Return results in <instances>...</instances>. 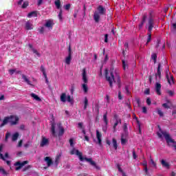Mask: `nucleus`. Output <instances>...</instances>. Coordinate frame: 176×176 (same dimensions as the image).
Listing matches in <instances>:
<instances>
[{
	"label": "nucleus",
	"mask_w": 176,
	"mask_h": 176,
	"mask_svg": "<svg viewBox=\"0 0 176 176\" xmlns=\"http://www.w3.org/2000/svg\"><path fill=\"white\" fill-rule=\"evenodd\" d=\"M106 80L109 82L111 87H112V83L116 82L120 87V76L119 75V70L113 68L111 66L109 68L105 69Z\"/></svg>",
	"instance_id": "f257e3e1"
},
{
	"label": "nucleus",
	"mask_w": 176,
	"mask_h": 176,
	"mask_svg": "<svg viewBox=\"0 0 176 176\" xmlns=\"http://www.w3.org/2000/svg\"><path fill=\"white\" fill-rule=\"evenodd\" d=\"M70 153L71 155H76L78 156L80 162H87V163H89V164L96 168V170H100V167L97 166V164L93 160V158H87L86 157H83V154L80 153L78 149L73 148L70 151Z\"/></svg>",
	"instance_id": "f03ea898"
},
{
	"label": "nucleus",
	"mask_w": 176,
	"mask_h": 176,
	"mask_svg": "<svg viewBox=\"0 0 176 176\" xmlns=\"http://www.w3.org/2000/svg\"><path fill=\"white\" fill-rule=\"evenodd\" d=\"M50 122H51V132L54 137H56V132L58 131L59 135H63L64 134V128L61 126L60 123H56V120L53 115L50 116Z\"/></svg>",
	"instance_id": "7ed1b4c3"
},
{
	"label": "nucleus",
	"mask_w": 176,
	"mask_h": 176,
	"mask_svg": "<svg viewBox=\"0 0 176 176\" xmlns=\"http://www.w3.org/2000/svg\"><path fill=\"white\" fill-rule=\"evenodd\" d=\"M157 135L160 138H165L168 145L169 146H171L172 148H174V149L176 151V142L171 138L170 136V134L166 131H160L157 133Z\"/></svg>",
	"instance_id": "20e7f679"
},
{
	"label": "nucleus",
	"mask_w": 176,
	"mask_h": 176,
	"mask_svg": "<svg viewBox=\"0 0 176 176\" xmlns=\"http://www.w3.org/2000/svg\"><path fill=\"white\" fill-rule=\"evenodd\" d=\"M82 82L84 83L82 84V91L86 94L89 91V86L87 85L88 78H87V72H86V69H82Z\"/></svg>",
	"instance_id": "39448f33"
},
{
	"label": "nucleus",
	"mask_w": 176,
	"mask_h": 176,
	"mask_svg": "<svg viewBox=\"0 0 176 176\" xmlns=\"http://www.w3.org/2000/svg\"><path fill=\"white\" fill-rule=\"evenodd\" d=\"M19 122V117L16 116H11L10 117H6L3 120V123L1 124V127L5 126V124L8 123H10L11 124H16Z\"/></svg>",
	"instance_id": "423d86ee"
},
{
	"label": "nucleus",
	"mask_w": 176,
	"mask_h": 176,
	"mask_svg": "<svg viewBox=\"0 0 176 176\" xmlns=\"http://www.w3.org/2000/svg\"><path fill=\"white\" fill-rule=\"evenodd\" d=\"M105 13V8H102V6H100L98 8L97 11L95 12L94 19L96 23L100 21V17L101 14H104Z\"/></svg>",
	"instance_id": "0eeeda50"
},
{
	"label": "nucleus",
	"mask_w": 176,
	"mask_h": 176,
	"mask_svg": "<svg viewBox=\"0 0 176 176\" xmlns=\"http://www.w3.org/2000/svg\"><path fill=\"white\" fill-rule=\"evenodd\" d=\"M60 101L62 102H65V101H67L68 102H70V104H72L74 102V98H71V96H67V94L63 93L60 95Z\"/></svg>",
	"instance_id": "6e6552de"
},
{
	"label": "nucleus",
	"mask_w": 176,
	"mask_h": 176,
	"mask_svg": "<svg viewBox=\"0 0 176 176\" xmlns=\"http://www.w3.org/2000/svg\"><path fill=\"white\" fill-rule=\"evenodd\" d=\"M54 3L56 9H60V12L58 15V17L60 21H63V10H61V1H60V0H56L55 1Z\"/></svg>",
	"instance_id": "1a4fd4ad"
},
{
	"label": "nucleus",
	"mask_w": 176,
	"mask_h": 176,
	"mask_svg": "<svg viewBox=\"0 0 176 176\" xmlns=\"http://www.w3.org/2000/svg\"><path fill=\"white\" fill-rule=\"evenodd\" d=\"M54 25V21L52 19H48L45 21L44 27H45V28H47L48 31H51V30H53Z\"/></svg>",
	"instance_id": "9d476101"
},
{
	"label": "nucleus",
	"mask_w": 176,
	"mask_h": 176,
	"mask_svg": "<svg viewBox=\"0 0 176 176\" xmlns=\"http://www.w3.org/2000/svg\"><path fill=\"white\" fill-rule=\"evenodd\" d=\"M72 60V51L71 50V47L69 48V54L65 58V63L67 65H69L71 64V61Z\"/></svg>",
	"instance_id": "9b49d317"
},
{
	"label": "nucleus",
	"mask_w": 176,
	"mask_h": 176,
	"mask_svg": "<svg viewBox=\"0 0 176 176\" xmlns=\"http://www.w3.org/2000/svg\"><path fill=\"white\" fill-rule=\"evenodd\" d=\"M102 138V134H101V133L98 130H96V138L98 140V145H100V146H102V143L101 140Z\"/></svg>",
	"instance_id": "f8f14e48"
},
{
	"label": "nucleus",
	"mask_w": 176,
	"mask_h": 176,
	"mask_svg": "<svg viewBox=\"0 0 176 176\" xmlns=\"http://www.w3.org/2000/svg\"><path fill=\"white\" fill-rule=\"evenodd\" d=\"M28 164V161H24L23 162H17L15 163V166H18V167L16 168V170H20V168H21V167L25 166V164Z\"/></svg>",
	"instance_id": "ddd939ff"
},
{
	"label": "nucleus",
	"mask_w": 176,
	"mask_h": 176,
	"mask_svg": "<svg viewBox=\"0 0 176 176\" xmlns=\"http://www.w3.org/2000/svg\"><path fill=\"white\" fill-rule=\"evenodd\" d=\"M47 145H49V139L46 138L45 137H42L40 146L43 147V146H47Z\"/></svg>",
	"instance_id": "4468645a"
},
{
	"label": "nucleus",
	"mask_w": 176,
	"mask_h": 176,
	"mask_svg": "<svg viewBox=\"0 0 176 176\" xmlns=\"http://www.w3.org/2000/svg\"><path fill=\"white\" fill-rule=\"evenodd\" d=\"M29 46H30L33 54H34V56H36V57H41V53L39 52L38 50H37L35 48H32V46L31 45H29Z\"/></svg>",
	"instance_id": "2eb2a0df"
},
{
	"label": "nucleus",
	"mask_w": 176,
	"mask_h": 176,
	"mask_svg": "<svg viewBox=\"0 0 176 176\" xmlns=\"http://www.w3.org/2000/svg\"><path fill=\"white\" fill-rule=\"evenodd\" d=\"M3 148V146L1 144L0 145V157L1 159H2L3 160H5V159H8V157H9V154H8V153H6L5 154V157H3V155H2V149Z\"/></svg>",
	"instance_id": "dca6fc26"
},
{
	"label": "nucleus",
	"mask_w": 176,
	"mask_h": 176,
	"mask_svg": "<svg viewBox=\"0 0 176 176\" xmlns=\"http://www.w3.org/2000/svg\"><path fill=\"white\" fill-rule=\"evenodd\" d=\"M166 78H167L168 82L169 83V85H174V78H173V76L167 74Z\"/></svg>",
	"instance_id": "f3484780"
},
{
	"label": "nucleus",
	"mask_w": 176,
	"mask_h": 176,
	"mask_svg": "<svg viewBox=\"0 0 176 176\" xmlns=\"http://www.w3.org/2000/svg\"><path fill=\"white\" fill-rule=\"evenodd\" d=\"M161 89H162V85H160V83L157 82L155 84V90L158 96H160L162 94V93L160 92Z\"/></svg>",
	"instance_id": "a211bd4d"
},
{
	"label": "nucleus",
	"mask_w": 176,
	"mask_h": 176,
	"mask_svg": "<svg viewBox=\"0 0 176 176\" xmlns=\"http://www.w3.org/2000/svg\"><path fill=\"white\" fill-rule=\"evenodd\" d=\"M45 162H46L48 167H50V166L53 164V161L52 160V158H50V157H46L45 158Z\"/></svg>",
	"instance_id": "6ab92c4d"
},
{
	"label": "nucleus",
	"mask_w": 176,
	"mask_h": 176,
	"mask_svg": "<svg viewBox=\"0 0 176 176\" xmlns=\"http://www.w3.org/2000/svg\"><path fill=\"white\" fill-rule=\"evenodd\" d=\"M153 28V19H150L148 20V32H151Z\"/></svg>",
	"instance_id": "aec40b11"
},
{
	"label": "nucleus",
	"mask_w": 176,
	"mask_h": 176,
	"mask_svg": "<svg viewBox=\"0 0 176 176\" xmlns=\"http://www.w3.org/2000/svg\"><path fill=\"white\" fill-rule=\"evenodd\" d=\"M41 71L43 73V75L47 83V82H49V80H47V75L46 74V70L45 69V67H43V66H41Z\"/></svg>",
	"instance_id": "412c9836"
},
{
	"label": "nucleus",
	"mask_w": 176,
	"mask_h": 176,
	"mask_svg": "<svg viewBox=\"0 0 176 176\" xmlns=\"http://www.w3.org/2000/svg\"><path fill=\"white\" fill-rule=\"evenodd\" d=\"M161 164L163 166V167H165V168H170V164L164 160H162L161 161Z\"/></svg>",
	"instance_id": "4be33fe9"
},
{
	"label": "nucleus",
	"mask_w": 176,
	"mask_h": 176,
	"mask_svg": "<svg viewBox=\"0 0 176 176\" xmlns=\"http://www.w3.org/2000/svg\"><path fill=\"white\" fill-rule=\"evenodd\" d=\"M38 16V12L36 11H33L32 12H30L28 14V17H29L30 19H31V17H36Z\"/></svg>",
	"instance_id": "5701e85b"
},
{
	"label": "nucleus",
	"mask_w": 176,
	"mask_h": 176,
	"mask_svg": "<svg viewBox=\"0 0 176 176\" xmlns=\"http://www.w3.org/2000/svg\"><path fill=\"white\" fill-rule=\"evenodd\" d=\"M34 28V25L30 21H28L25 24V29L26 30H32Z\"/></svg>",
	"instance_id": "b1692460"
},
{
	"label": "nucleus",
	"mask_w": 176,
	"mask_h": 176,
	"mask_svg": "<svg viewBox=\"0 0 176 176\" xmlns=\"http://www.w3.org/2000/svg\"><path fill=\"white\" fill-rule=\"evenodd\" d=\"M122 67L124 71H126L129 68V63L126 60H122Z\"/></svg>",
	"instance_id": "393cba45"
},
{
	"label": "nucleus",
	"mask_w": 176,
	"mask_h": 176,
	"mask_svg": "<svg viewBox=\"0 0 176 176\" xmlns=\"http://www.w3.org/2000/svg\"><path fill=\"white\" fill-rule=\"evenodd\" d=\"M160 75H161V73H160V64H159L157 69V74H155L156 79H160Z\"/></svg>",
	"instance_id": "a878e982"
},
{
	"label": "nucleus",
	"mask_w": 176,
	"mask_h": 176,
	"mask_svg": "<svg viewBox=\"0 0 176 176\" xmlns=\"http://www.w3.org/2000/svg\"><path fill=\"white\" fill-rule=\"evenodd\" d=\"M30 96L34 100H36V101H41V98H39L38 95L35 94H31Z\"/></svg>",
	"instance_id": "bb28decb"
},
{
	"label": "nucleus",
	"mask_w": 176,
	"mask_h": 176,
	"mask_svg": "<svg viewBox=\"0 0 176 176\" xmlns=\"http://www.w3.org/2000/svg\"><path fill=\"white\" fill-rule=\"evenodd\" d=\"M22 79L28 83V85H31V82H30V80L27 78V76L22 74Z\"/></svg>",
	"instance_id": "cd10ccee"
},
{
	"label": "nucleus",
	"mask_w": 176,
	"mask_h": 176,
	"mask_svg": "<svg viewBox=\"0 0 176 176\" xmlns=\"http://www.w3.org/2000/svg\"><path fill=\"white\" fill-rule=\"evenodd\" d=\"M19 138V133H15L12 135V141H16V140Z\"/></svg>",
	"instance_id": "c85d7f7f"
},
{
	"label": "nucleus",
	"mask_w": 176,
	"mask_h": 176,
	"mask_svg": "<svg viewBox=\"0 0 176 176\" xmlns=\"http://www.w3.org/2000/svg\"><path fill=\"white\" fill-rule=\"evenodd\" d=\"M162 106L164 107V108H171V102H170V101H168L167 103H164Z\"/></svg>",
	"instance_id": "c756f323"
},
{
	"label": "nucleus",
	"mask_w": 176,
	"mask_h": 176,
	"mask_svg": "<svg viewBox=\"0 0 176 176\" xmlns=\"http://www.w3.org/2000/svg\"><path fill=\"white\" fill-rule=\"evenodd\" d=\"M87 105H89V100H87V98H85V100H84V109H86V108H87Z\"/></svg>",
	"instance_id": "7c9ffc66"
},
{
	"label": "nucleus",
	"mask_w": 176,
	"mask_h": 176,
	"mask_svg": "<svg viewBox=\"0 0 176 176\" xmlns=\"http://www.w3.org/2000/svg\"><path fill=\"white\" fill-rule=\"evenodd\" d=\"M116 122L114 124L113 128L115 129V127H116V126H118V124H119V123H120V119H118V117L116 116H114Z\"/></svg>",
	"instance_id": "2f4dec72"
},
{
	"label": "nucleus",
	"mask_w": 176,
	"mask_h": 176,
	"mask_svg": "<svg viewBox=\"0 0 176 176\" xmlns=\"http://www.w3.org/2000/svg\"><path fill=\"white\" fill-rule=\"evenodd\" d=\"M113 146L114 149H118V143L115 139H113Z\"/></svg>",
	"instance_id": "473e14b6"
},
{
	"label": "nucleus",
	"mask_w": 176,
	"mask_h": 176,
	"mask_svg": "<svg viewBox=\"0 0 176 176\" xmlns=\"http://www.w3.org/2000/svg\"><path fill=\"white\" fill-rule=\"evenodd\" d=\"M9 74L10 75H13V74H19V72H17L16 69H10Z\"/></svg>",
	"instance_id": "72a5a7b5"
},
{
	"label": "nucleus",
	"mask_w": 176,
	"mask_h": 176,
	"mask_svg": "<svg viewBox=\"0 0 176 176\" xmlns=\"http://www.w3.org/2000/svg\"><path fill=\"white\" fill-rule=\"evenodd\" d=\"M157 58V56L156 54H153L151 56V58L153 60L154 63H156V58Z\"/></svg>",
	"instance_id": "f704fd0d"
},
{
	"label": "nucleus",
	"mask_w": 176,
	"mask_h": 176,
	"mask_svg": "<svg viewBox=\"0 0 176 176\" xmlns=\"http://www.w3.org/2000/svg\"><path fill=\"white\" fill-rule=\"evenodd\" d=\"M104 100H105L106 102H108V103L111 102V98H109V96H108V95H106Z\"/></svg>",
	"instance_id": "c9c22d12"
},
{
	"label": "nucleus",
	"mask_w": 176,
	"mask_h": 176,
	"mask_svg": "<svg viewBox=\"0 0 176 176\" xmlns=\"http://www.w3.org/2000/svg\"><path fill=\"white\" fill-rule=\"evenodd\" d=\"M103 120H104L105 124H108V119L107 118V114H104L103 116Z\"/></svg>",
	"instance_id": "e433bc0d"
},
{
	"label": "nucleus",
	"mask_w": 176,
	"mask_h": 176,
	"mask_svg": "<svg viewBox=\"0 0 176 176\" xmlns=\"http://www.w3.org/2000/svg\"><path fill=\"white\" fill-rule=\"evenodd\" d=\"M61 157V154H59L56 156L55 163L57 164L58 163V160H60V158Z\"/></svg>",
	"instance_id": "4c0bfd02"
},
{
	"label": "nucleus",
	"mask_w": 176,
	"mask_h": 176,
	"mask_svg": "<svg viewBox=\"0 0 176 176\" xmlns=\"http://www.w3.org/2000/svg\"><path fill=\"white\" fill-rule=\"evenodd\" d=\"M82 133L85 135V141H89V137H87V135H86V131H85V129H82Z\"/></svg>",
	"instance_id": "58836bf2"
},
{
	"label": "nucleus",
	"mask_w": 176,
	"mask_h": 176,
	"mask_svg": "<svg viewBox=\"0 0 176 176\" xmlns=\"http://www.w3.org/2000/svg\"><path fill=\"white\" fill-rule=\"evenodd\" d=\"M150 164L152 166V167H156V163L153 161V160H151Z\"/></svg>",
	"instance_id": "ea45409f"
},
{
	"label": "nucleus",
	"mask_w": 176,
	"mask_h": 176,
	"mask_svg": "<svg viewBox=\"0 0 176 176\" xmlns=\"http://www.w3.org/2000/svg\"><path fill=\"white\" fill-rule=\"evenodd\" d=\"M143 166H144V170L146 171V173H148V167H146V166H147L146 162H144L143 163Z\"/></svg>",
	"instance_id": "a19ab883"
},
{
	"label": "nucleus",
	"mask_w": 176,
	"mask_h": 176,
	"mask_svg": "<svg viewBox=\"0 0 176 176\" xmlns=\"http://www.w3.org/2000/svg\"><path fill=\"white\" fill-rule=\"evenodd\" d=\"M27 6H28V1H25V2L23 3V4L22 5V8H23V9H25V8H27Z\"/></svg>",
	"instance_id": "79ce46f5"
},
{
	"label": "nucleus",
	"mask_w": 176,
	"mask_h": 176,
	"mask_svg": "<svg viewBox=\"0 0 176 176\" xmlns=\"http://www.w3.org/2000/svg\"><path fill=\"white\" fill-rule=\"evenodd\" d=\"M65 10H69V8H71V5L70 4H66L65 6H64Z\"/></svg>",
	"instance_id": "37998d69"
},
{
	"label": "nucleus",
	"mask_w": 176,
	"mask_h": 176,
	"mask_svg": "<svg viewBox=\"0 0 176 176\" xmlns=\"http://www.w3.org/2000/svg\"><path fill=\"white\" fill-rule=\"evenodd\" d=\"M45 31H46V30L45 29V28H41L39 29V32L40 34H43V32H45Z\"/></svg>",
	"instance_id": "c03bdc74"
},
{
	"label": "nucleus",
	"mask_w": 176,
	"mask_h": 176,
	"mask_svg": "<svg viewBox=\"0 0 176 176\" xmlns=\"http://www.w3.org/2000/svg\"><path fill=\"white\" fill-rule=\"evenodd\" d=\"M10 137V133L8 132L6 134V141H8V140L9 139Z\"/></svg>",
	"instance_id": "a18cd8bd"
},
{
	"label": "nucleus",
	"mask_w": 176,
	"mask_h": 176,
	"mask_svg": "<svg viewBox=\"0 0 176 176\" xmlns=\"http://www.w3.org/2000/svg\"><path fill=\"white\" fill-rule=\"evenodd\" d=\"M0 173H1V174H6V172L5 171V169L3 168H0Z\"/></svg>",
	"instance_id": "49530a36"
},
{
	"label": "nucleus",
	"mask_w": 176,
	"mask_h": 176,
	"mask_svg": "<svg viewBox=\"0 0 176 176\" xmlns=\"http://www.w3.org/2000/svg\"><path fill=\"white\" fill-rule=\"evenodd\" d=\"M151 39H152V36L151 35V34H148V37L147 39V43H149V42H151Z\"/></svg>",
	"instance_id": "de8ad7c7"
},
{
	"label": "nucleus",
	"mask_w": 176,
	"mask_h": 176,
	"mask_svg": "<svg viewBox=\"0 0 176 176\" xmlns=\"http://www.w3.org/2000/svg\"><path fill=\"white\" fill-rule=\"evenodd\" d=\"M144 23H145V16L143 18V21L142 23L139 25V28H142V25H144Z\"/></svg>",
	"instance_id": "09e8293b"
},
{
	"label": "nucleus",
	"mask_w": 176,
	"mask_h": 176,
	"mask_svg": "<svg viewBox=\"0 0 176 176\" xmlns=\"http://www.w3.org/2000/svg\"><path fill=\"white\" fill-rule=\"evenodd\" d=\"M157 113H158V115H160V116H163V111H162V110L158 109Z\"/></svg>",
	"instance_id": "8fccbe9b"
},
{
	"label": "nucleus",
	"mask_w": 176,
	"mask_h": 176,
	"mask_svg": "<svg viewBox=\"0 0 176 176\" xmlns=\"http://www.w3.org/2000/svg\"><path fill=\"white\" fill-rule=\"evenodd\" d=\"M121 143L122 145H124V144H126V139L122 138H121Z\"/></svg>",
	"instance_id": "3c124183"
},
{
	"label": "nucleus",
	"mask_w": 176,
	"mask_h": 176,
	"mask_svg": "<svg viewBox=\"0 0 176 176\" xmlns=\"http://www.w3.org/2000/svg\"><path fill=\"white\" fill-rule=\"evenodd\" d=\"M146 103L148 105H151V98H148L146 99Z\"/></svg>",
	"instance_id": "603ef678"
},
{
	"label": "nucleus",
	"mask_w": 176,
	"mask_h": 176,
	"mask_svg": "<svg viewBox=\"0 0 176 176\" xmlns=\"http://www.w3.org/2000/svg\"><path fill=\"white\" fill-rule=\"evenodd\" d=\"M69 144H70V146H74V139L69 140Z\"/></svg>",
	"instance_id": "864d4df0"
},
{
	"label": "nucleus",
	"mask_w": 176,
	"mask_h": 176,
	"mask_svg": "<svg viewBox=\"0 0 176 176\" xmlns=\"http://www.w3.org/2000/svg\"><path fill=\"white\" fill-rule=\"evenodd\" d=\"M104 42L106 43H108V34L104 35Z\"/></svg>",
	"instance_id": "5fc2aeb1"
},
{
	"label": "nucleus",
	"mask_w": 176,
	"mask_h": 176,
	"mask_svg": "<svg viewBox=\"0 0 176 176\" xmlns=\"http://www.w3.org/2000/svg\"><path fill=\"white\" fill-rule=\"evenodd\" d=\"M78 127H79V129H83V123L79 122L78 123Z\"/></svg>",
	"instance_id": "6e6d98bb"
},
{
	"label": "nucleus",
	"mask_w": 176,
	"mask_h": 176,
	"mask_svg": "<svg viewBox=\"0 0 176 176\" xmlns=\"http://www.w3.org/2000/svg\"><path fill=\"white\" fill-rule=\"evenodd\" d=\"M142 112H143V113H146L147 110H146V108L145 107H142Z\"/></svg>",
	"instance_id": "4d7b16f0"
},
{
	"label": "nucleus",
	"mask_w": 176,
	"mask_h": 176,
	"mask_svg": "<svg viewBox=\"0 0 176 176\" xmlns=\"http://www.w3.org/2000/svg\"><path fill=\"white\" fill-rule=\"evenodd\" d=\"M133 159H137V155H135V151L133 152Z\"/></svg>",
	"instance_id": "13d9d810"
},
{
	"label": "nucleus",
	"mask_w": 176,
	"mask_h": 176,
	"mask_svg": "<svg viewBox=\"0 0 176 176\" xmlns=\"http://www.w3.org/2000/svg\"><path fill=\"white\" fill-rule=\"evenodd\" d=\"M125 91H126V94H130V91H129V88L127 87H125Z\"/></svg>",
	"instance_id": "bf43d9fd"
},
{
	"label": "nucleus",
	"mask_w": 176,
	"mask_h": 176,
	"mask_svg": "<svg viewBox=\"0 0 176 176\" xmlns=\"http://www.w3.org/2000/svg\"><path fill=\"white\" fill-rule=\"evenodd\" d=\"M149 89H147L144 91V94H149Z\"/></svg>",
	"instance_id": "052dcab7"
},
{
	"label": "nucleus",
	"mask_w": 176,
	"mask_h": 176,
	"mask_svg": "<svg viewBox=\"0 0 176 176\" xmlns=\"http://www.w3.org/2000/svg\"><path fill=\"white\" fill-rule=\"evenodd\" d=\"M23 145V140H20L18 144V146H21Z\"/></svg>",
	"instance_id": "680f3d73"
},
{
	"label": "nucleus",
	"mask_w": 176,
	"mask_h": 176,
	"mask_svg": "<svg viewBox=\"0 0 176 176\" xmlns=\"http://www.w3.org/2000/svg\"><path fill=\"white\" fill-rule=\"evenodd\" d=\"M25 148H28V146H30V142H28V144H24Z\"/></svg>",
	"instance_id": "e2e57ef3"
},
{
	"label": "nucleus",
	"mask_w": 176,
	"mask_h": 176,
	"mask_svg": "<svg viewBox=\"0 0 176 176\" xmlns=\"http://www.w3.org/2000/svg\"><path fill=\"white\" fill-rule=\"evenodd\" d=\"M118 98L119 100H122V95L120 94V92L118 94Z\"/></svg>",
	"instance_id": "0e129e2a"
},
{
	"label": "nucleus",
	"mask_w": 176,
	"mask_h": 176,
	"mask_svg": "<svg viewBox=\"0 0 176 176\" xmlns=\"http://www.w3.org/2000/svg\"><path fill=\"white\" fill-rule=\"evenodd\" d=\"M0 100H5V96L3 95L0 97Z\"/></svg>",
	"instance_id": "69168bd1"
},
{
	"label": "nucleus",
	"mask_w": 176,
	"mask_h": 176,
	"mask_svg": "<svg viewBox=\"0 0 176 176\" xmlns=\"http://www.w3.org/2000/svg\"><path fill=\"white\" fill-rule=\"evenodd\" d=\"M23 1H24V0H19V2H18V5H21V2H23Z\"/></svg>",
	"instance_id": "338daca9"
},
{
	"label": "nucleus",
	"mask_w": 176,
	"mask_h": 176,
	"mask_svg": "<svg viewBox=\"0 0 176 176\" xmlns=\"http://www.w3.org/2000/svg\"><path fill=\"white\" fill-rule=\"evenodd\" d=\"M173 28H175V29L176 28V23L173 24Z\"/></svg>",
	"instance_id": "774afa93"
}]
</instances>
